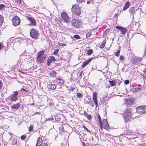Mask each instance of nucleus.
I'll return each instance as SVG.
<instances>
[{
  "mask_svg": "<svg viewBox=\"0 0 146 146\" xmlns=\"http://www.w3.org/2000/svg\"><path fill=\"white\" fill-rule=\"evenodd\" d=\"M61 17L65 22L68 23L70 20L68 15L64 12H62L61 13Z\"/></svg>",
  "mask_w": 146,
  "mask_h": 146,
  "instance_id": "obj_8",
  "label": "nucleus"
},
{
  "mask_svg": "<svg viewBox=\"0 0 146 146\" xmlns=\"http://www.w3.org/2000/svg\"><path fill=\"white\" fill-rule=\"evenodd\" d=\"M131 110L130 108H127L124 111L123 116L124 118V121L127 122L131 117Z\"/></svg>",
  "mask_w": 146,
  "mask_h": 146,
  "instance_id": "obj_1",
  "label": "nucleus"
},
{
  "mask_svg": "<svg viewBox=\"0 0 146 146\" xmlns=\"http://www.w3.org/2000/svg\"><path fill=\"white\" fill-rule=\"evenodd\" d=\"M58 44L59 45L62 46H66V44L65 43L62 44L61 43H59Z\"/></svg>",
  "mask_w": 146,
  "mask_h": 146,
  "instance_id": "obj_45",
  "label": "nucleus"
},
{
  "mask_svg": "<svg viewBox=\"0 0 146 146\" xmlns=\"http://www.w3.org/2000/svg\"><path fill=\"white\" fill-rule=\"evenodd\" d=\"M89 101L86 100V102L88 104H90V100L89 99Z\"/></svg>",
  "mask_w": 146,
  "mask_h": 146,
  "instance_id": "obj_54",
  "label": "nucleus"
},
{
  "mask_svg": "<svg viewBox=\"0 0 146 146\" xmlns=\"http://www.w3.org/2000/svg\"><path fill=\"white\" fill-rule=\"evenodd\" d=\"M93 50L91 49L88 50L87 52V54L88 55H90L92 54L93 52Z\"/></svg>",
  "mask_w": 146,
  "mask_h": 146,
  "instance_id": "obj_25",
  "label": "nucleus"
},
{
  "mask_svg": "<svg viewBox=\"0 0 146 146\" xmlns=\"http://www.w3.org/2000/svg\"><path fill=\"white\" fill-rule=\"evenodd\" d=\"M19 103H17V104L13 105L12 107V108L13 109H18L20 106V104Z\"/></svg>",
  "mask_w": 146,
  "mask_h": 146,
  "instance_id": "obj_21",
  "label": "nucleus"
},
{
  "mask_svg": "<svg viewBox=\"0 0 146 146\" xmlns=\"http://www.w3.org/2000/svg\"><path fill=\"white\" fill-rule=\"evenodd\" d=\"M53 103H52V102H50L49 103V105L50 106H52L53 105Z\"/></svg>",
  "mask_w": 146,
  "mask_h": 146,
  "instance_id": "obj_53",
  "label": "nucleus"
},
{
  "mask_svg": "<svg viewBox=\"0 0 146 146\" xmlns=\"http://www.w3.org/2000/svg\"><path fill=\"white\" fill-rule=\"evenodd\" d=\"M42 146H48L47 145L46 143H43Z\"/></svg>",
  "mask_w": 146,
  "mask_h": 146,
  "instance_id": "obj_56",
  "label": "nucleus"
},
{
  "mask_svg": "<svg viewBox=\"0 0 146 146\" xmlns=\"http://www.w3.org/2000/svg\"><path fill=\"white\" fill-rule=\"evenodd\" d=\"M39 35V32L37 30L34 28L31 29L30 36L32 38L37 39L38 38Z\"/></svg>",
  "mask_w": 146,
  "mask_h": 146,
  "instance_id": "obj_4",
  "label": "nucleus"
},
{
  "mask_svg": "<svg viewBox=\"0 0 146 146\" xmlns=\"http://www.w3.org/2000/svg\"><path fill=\"white\" fill-rule=\"evenodd\" d=\"M129 83V81L128 80H126L124 81V83L125 84H127Z\"/></svg>",
  "mask_w": 146,
  "mask_h": 146,
  "instance_id": "obj_46",
  "label": "nucleus"
},
{
  "mask_svg": "<svg viewBox=\"0 0 146 146\" xmlns=\"http://www.w3.org/2000/svg\"><path fill=\"white\" fill-rule=\"evenodd\" d=\"M143 72H144V73L146 74V68H145V70H143Z\"/></svg>",
  "mask_w": 146,
  "mask_h": 146,
  "instance_id": "obj_58",
  "label": "nucleus"
},
{
  "mask_svg": "<svg viewBox=\"0 0 146 146\" xmlns=\"http://www.w3.org/2000/svg\"><path fill=\"white\" fill-rule=\"evenodd\" d=\"M18 92L17 91H13L12 92V94L10 95L9 97V100L12 102L16 101L18 98Z\"/></svg>",
  "mask_w": 146,
  "mask_h": 146,
  "instance_id": "obj_5",
  "label": "nucleus"
},
{
  "mask_svg": "<svg viewBox=\"0 0 146 146\" xmlns=\"http://www.w3.org/2000/svg\"><path fill=\"white\" fill-rule=\"evenodd\" d=\"M130 5V3L129 2H127L125 5V6L124 7L123 10L125 11L129 7Z\"/></svg>",
  "mask_w": 146,
  "mask_h": 146,
  "instance_id": "obj_19",
  "label": "nucleus"
},
{
  "mask_svg": "<svg viewBox=\"0 0 146 146\" xmlns=\"http://www.w3.org/2000/svg\"><path fill=\"white\" fill-rule=\"evenodd\" d=\"M49 74L50 77H55L56 75V73L54 71H52L49 73Z\"/></svg>",
  "mask_w": 146,
  "mask_h": 146,
  "instance_id": "obj_20",
  "label": "nucleus"
},
{
  "mask_svg": "<svg viewBox=\"0 0 146 146\" xmlns=\"http://www.w3.org/2000/svg\"><path fill=\"white\" fill-rule=\"evenodd\" d=\"M71 23L72 25L76 28H79L81 24V22L80 20L75 19H73Z\"/></svg>",
  "mask_w": 146,
  "mask_h": 146,
  "instance_id": "obj_7",
  "label": "nucleus"
},
{
  "mask_svg": "<svg viewBox=\"0 0 146 146\" xmlns=\"http://www.w3.org/2000/svg\"><path fill=\"white\" fill-rule=\"evenodd\" d=\"M120 52V50H118L115 54V55L116 56H118L119 55V53Z\"/></svg>",
  "mask_w": 146,
  "mask_h": 146,
  "instance_id": "obj_36",
  "label": "nucleus"
},
{
  "mask_svg": "<svg viewBox=\"0 0 146 146\" xmlns=\"http://www.w3.org/2000/svg\"><path fill=\"white\" fill-rule=\"evenodd\" d=\"M135 9L134 7H131L129 10V12L131 14V15L134 14L135 12Z\"/></svg>",
  "mask_w": 146,
  "mask_h": 146,
  "instance_id": "obj_17",
  "label": "nucleus"
},
{
  "mask_svg": "<svg viewBox=\"0 0 146 146\" xmlns=\"http://www.w3.org/2000/svg\"><path fill=\"white\" fill-rule=\"evenodd\" d=\"M21 91L22 92H23L24 91H26L25 90V89H24V88H22L21 90Z\"/></svg>",
  "mask_w": 146,
  "mask_h": 146,
  "instance_id": "obj_52",
  "label": "nucleus"
},
{
  "mask_svg": "<svg viewBox=\"0 0 146 146\" xmlns=\"http://www.w3.org/2000/svg\"><path fill=\"white\" fill-rule=\"evenodd\" d=\"M50 119L53 120V119H54V118H53V117H52V118H49L48 119V120H50Z\"/></svg>",
  "mask_w": 146,
  "mask_h": 146,
  "instance_id": "obj_60",
  "label": "nucleus"
},
{
  "mask_svg": "<svg viewBox=\"0 0 146 146\" xmlns=\"http://www.w3.org/2000/svg\"><path fill=\"white\" fill-rule=\"evenodd\" d=\"M115 28L116 29L120 30L121 31L122 34L123 35L125 34L127 30V29L120 26H115Z\"/></svg>",
  "mask_w": 146,
  "mask_h": 146,
  "instance_id": "obj_13",
  "label": "nucleus"
},
{
  "mask_svg": "<svg viewBox=\"0 0 146 146\" xmlns=\"http://www.w3.org/2000/svg\"><path fill=\"white\" fill-rule=\"evenodd\" d=\"M76 96L77 98H80L82 97L83 95L81 93H78L77 94Z\"/></svg>",
  "mask_w": 146,
  "mask_h": 146,
  "instance_id": "obj_28",
  "label": "nucleus"
},
{
  "mask_svg": "<svg viewBox=\"0 0 146 146\" xmlns=\"http://www.w3.org/2000/svg\"><path fill=\"white\" fill-rule=\"evenodd\" d=\"M5 7V5L4 4L0 5V9H3Z\"/></svg>",
  "mask_w": 146,
  "mask_h": 146,
  "instance_id": "obj_43",
  "label": "nucleus"
},
{
  "mask_svg": "<svg viewBox=\"0 0 146 146\" xmlns=\"http://www.w3.org/2000/svg\"><path fill=\"white\" fill-rule=\"evenodd\" d=\"M33 128V125H31L29 129V130L30 131H32Z\"/></svg>",
  "mask_w": 146,
  "mask_h": 146,
  "instance_id": "obj_32",
  "label": "nucleus"
},
{
  "mask_svg": "<svg viewBox=\"0 0 146 146\" xmlns=\"http://www.w3.org/2000/svg\"><path fill=\"white\" fill-rule=\"evenodd\" d=\"M44 53V50H42L39 52L38 53V55L37 58L38 60L40 62L42 60L41 56L43 55Z\"/></svg>",
  "mask_w": 146,
  "mask_h": 146,
  "instance_id": "obj_15",
  "label": "nucleus"
},
{
  "mask_svg": "<svg viewBox=\"0 0 146 146\" xmlns=\"http://www.w3.org/2000/svg\"><path fill=\"white\" fill-rule=\"evenodd\" d=\"M42 138L39 137L38 138L36 146H41L42 144Z\"/></svg>",
  "mask_w": 146,
  "mask_h": 146,
  "instance_id": "obj_16",
  "label": "nucleus"
},
{
  "mask_svg": "<svg viewBox=\"0 0 146 146\" xmlns=\"http://www.w3.org/2000/svg\"><path fill=\"white\" fill-rule=\"evenodd\" d=\"M141 90V88H133L131 90L133 92L134 91H135V92H137L139 90Z\"/></svg>",
  "mask_w": 146,
  "mask_h": 146,
  "instance_id": "obj_23",
  "label": "nucleus"
},
{
  "mask_svg": "<svg viewBox=\"0 0 146 146\" xmlns=\"http://www.w3.org/2000/svg\"><path fill=\"white\" fill-rule=\"evenodd\" d=\"M15 1L16 2L19 3H20L21 2V0H15Z\"/></svg>",
  "mask_w": 146,
  "mask_h": 146,
  "instance_id": "obj_51",
  "label": "nucleus"
},
{
  "mask_svg": "<svg viewBox=\"0 0 146 146\" xmlns=\"http://www.w3.org/2000/svg\"><path fill=\"white\" fill-rule=\"evenodd\" d=\"M32 104V105H34V103H33V104Z\"/></svg>",
  "mask_w": 146,
  "mask_h": 146,
  "instance_id": "obj_62",
  "label": "nucleus"
},
{
  "mask_svg": "<svg viewBox=\"0 0 146 146\" xmlns=\"http://www.w3.org/2000/svg\"><path fill=\"white\" fill-rule=\"evenodd\" d=\"M11 145H17V141L15 139H13V141L11 143Z\"/></svg>",
  "mask_w": 146,
  "mask_h": 146,
  "instance_id": "obj_27",
  "label": "nucleus"
},
{
  "mask_svg": "<svg viewBox=\"0 0 146 146\" xmlns=\"http://www.w3.org/2000/svg\"><path fill=\"white\" fill-rule=\"evenodd\" d=\"M74 38L77 39H79L80 38V36L78 35H76L74 36Z\"/></svg>",
  "mask_w": 146,
  "mask_h": 146,
  "instance_id": "obj_37",
  "label": "nucleus"
},
{
  "mask_svg": "<svg viewBox=\"0 0 146 146\" xmlns=\"http://www.w3.org/2000/svg\"><path fill=\"white\" fill-rule=\"evenodd\" d=\"M102 124L103 125L104 128L108 130L109 129V126L108 121L106 119H103L102 121Z\"/></svg>",
  "mask_w": 146,
  "mask_h": 146,
  "instance_id": "obj_11",
  "label": "nucleus"
},
{
  "mask_svg": "<svg viewBox=\"0 0 146 146\" xmlns=\"http://www.w3.org/2000/svg\"><path fill=\"white\" fill-rule=\"evenodd\" d=\"M26 136L25 135H22L21 137V138L22 140H24L26 139Z\"/></svg>",
  "mask_w": 146,
  "mask_h": 146,
  "instance_id": "obj_39",
  "label": "nucleus"
},
{
  "mask_svg": "<svg viewBox=\"0 0 146 146\" xmlns=\"http://www.w3.org/2000/svg\"><path fill=\"white\" fill-rule=\"evenodd\" d=\"M12 22L13 25L15 26H16L20 24V20L18 17L15 16L13 18Z\"/></svg>",
  "mask_w": 146,
  "mask_h": 146,
  "instance_id": "obj_9",
  "label": "nucleus"
},
{
  "mask_svg": "<svg viewBox=\"0 0 146 146\" xmlns=\"http://www.w3.org/2000/svg\"><path fill=\"white\" fill-rule=\"evenodd\" d=\"M84 115L86 116L87 115H88V114L86 113V111L84 112Z\"/></svg>",
  "mask_w": 146,
  "mask_h": 146,
  "instance_id": "obj_55",
  "label": "nucleus"
},
{
  "mask_svg": "<svg viewBox=\"0 0 146 146\" xmlns=\"http://www.w3.org/2000/svg\"><path fill=\"white\" fill-rule=\"evenodd\" d=\"M89 63L88 62H87L86 60L85 62H83L82 63V67L83 68H84L85 66L88 64Z\"/></svg>",
  "mask_w": 146,
  "mask_h": 146,
  "instance_id": "obj_24",
  "label": "nucleus"
},
{
  "mask_svg": "<svg viewBox=\"0 0 146 146\" xmlns=\"http://www.w3.org/2000/svg\"><path fill=\"white\" fill-rule=\"evenodd\" d=\"M49 58L52 62H54L56 60L55 57L53 56H50V57Z\"/></svg>",
  "mask_w": 146,
  "mask_h": 146,
  "instance_id": "obj_29",
  "label": "nucleus"
},
{
  "mask_svg": "<svg viewBox=\"0 0 146 146\" xmlns=\"http://www.w3.org/2000/svg\"><path fill=\"white\" fill-rule=\"evenodd\" d=\"M142 60V58H134L132 61V63L136 65L141 64V62Z\"/></svg>",
  "mask_w": 146,
  "mask_h": 146,
  "instance_id": "obj_10",
  "label": "nucleus"
},
{
  "mask_svg": "<svg viewBox=\"0 0 146 146\" xmlns=\"http://www.w3.org/2000/svg\"><path fill=\"white\" fill-rule=\"evenodd\" d=\"M77 2L78 3H81L83 2L84 0H76Z\"/></svg>",
  "mask_w": 146,
  "mask_h": 146,
  "instance_id": "obj_50",
  "label": "nucleus"
},
{
  "mask_svg": "<svg viewBox=\"0 0 146 146\" xmlns=\"http://www.w3.org/2000/svg\"><path fill=\"white\" fill-rule=\"evenodd\" d=\"M4 47L3 43L0 42V50H1Z\"/></svg>",
  "mask_w": 146,
  "mask_h": 146,
  "instance_id": "obj_41",
  "label": "nucleus"
},
{
  "mask_svg": "<svg viewBox=\"0 0 146 146\" xmlns=\"http://www.w3.org/2000/svg\"><path fill=\"white\" fill-rule=\"evenodd\" d=\"M27 19L29 20L31 23V25L33 26H35L36 25V22L35 20L31 16H27L26 17Z\"/></svg>",
  "mask_w": 146,
  "mask_h": 146,
  "instance_id": "obj_12",
  "label": "nucleus"
},
{
  "mask_svg": "<svg viewBox=\"0 0 146 146\" xmlns=\"http://www.w3.org/2000/svg\"><path fill=\"white\" fill-rule=\"evenodd\" d=\"M100 128L102 130H103V125L102 124V122H101L100 124Z\"/></svg>",
  "mask_w": 146,
  "mask_h": 146,
  "instance_id": "obj_48",
  "label": "nucleus"
},
{
  "mask_svg": "<svg viewBox=\"0 0 146 146\" xmlns=\"http://www.w3.org/2000/svg\"><path fill=\"white\" fill-rule=\"evenodd\" d=\"M40 113L39 112H36L35 113H34V114H33V115H34L35 114H39Z\"/></svg>",
  "mask_w": 146,
  "mask_h": 146,
  "instance_id": "obj_57",
  "label": "nucleus"
},
{
  "mask_svg": "<svg viewBox=\"0 0 146 146\" xmlns=\"http://www.w3.org/2000/svg\"><path fill=\"white\" fill-rule=\"evenodd\" d=\"M92 59H93L91 57V58H90L88 60H86V61L87 62H88L89 63L92 60Z\"/></svg>",
  "mask_w": 146,
  "mask_h": 146,
  "instance_id": "obj_49",
  "label": "nucleus"
},
{
  "mask_svg": "<svg viewBox=\"0 0 146 146\" xmlns=\"http://www.w3.org/2000/svg\"><path fill=\"white\" fill-rule=\"evenodd\" d=\"M103 43L101 44L100 45V47L102 48H104L105 46L106 41H103L102 42Z\"/></svg>",
  "mask_w": 146,
  "mask_h": 146,
  "instance_id": "obj_26",
  "label": "nucleus"
},
{
  "mask_svg": "<svg viewBox=\"0 0 146 146\" xmlns=\"http://www.w3.org/2000/svg\"><path fill=\"white\" fill-rule=\"evenodd\" d=\"M3 86V84L1 81L0 80V89H2Z\"/></svg>",
  "mask_w": 146,
  "mask_h": 146,
  "instance_id": "obj_44",
  "label": "nucleus"
},
{
  "mask_svg": "<svg viewBox=\"0 0 146 146\" xmlns=\"http://www.w3.org/2000/svg\"><path fill=\"white\" fill-rule=\"evenodd\" d=\"M125 101L127 106H128L130 105H133V98L125 99Z\"/></svg>",
  "mask_w": 146,
  "mask_h": 146,
  "instance_id": "obj_14",
  "label": "nucleus"
},
{
  "mask_svg": "<svg viewBox=\"0 0 146 146\" xmlns=\"http://www.w3.org/2000/svg\"><path fill=\"white\" fill-rule=\"evenodd\" d=\"M82 143L83 146H86V144L84 142H82Z\"/></svg>",
  "mask_w": 146,
  "mask_h": 146,
  "instance_id": "obj_59",
  "label": "nucleus"
},
{
  "mask_svg": "<svg viewBox=\"0 0 146 146\" xmlns=\"http://www.w3.org/2000/svg\"><path fill=\"white\" fill-rule=\"evenodd\" d=\"M86 117H87L88 119L89 120H90L92 119V116L88 114Z\"/></svg>",
  "mask_w": 146,
  "mask_h": 146,
  "instance_id": "obj_38",
  "label": "nucleus"
},
{
  "mask_svg": "<svg viewBox=\"0 0 146 146\" xmlns=\"http://www.w3.org/2000/svg\"><path fill=\"white\" fill-rule=\"evenodd\" d=\"M58 80L59 81V83L62 84H63L64 81L62 79L58 78Z\"/></svg>",
  "mask_w": 146,
  "mask_h": 146,
  "instance_id": "obj_34",
  "label": "nucleus"
},
{
  "mask_svg": "<svg viewBox=\"0 0 146 146\" xmlns=\"http://www.w3.org/2000/svg\"><path fill=\"white\" fill-rule=\"evenodd\" d=\"M137 112L140 114H142L146 113V106H140L136 109Z\"/></svg>",
  "mask_w": 146,
  "mask_h": 146,
  "instance_id": "obj_6",
  "label": "nucleus"
},
{
  "mask_svg": "<svg viewBox=\"0 0 146 146\" xmlns=\"http://www.w3.org/2000/svg\"><path fill=\"white\" fill-rule=\"evenodd\" d=\"M91 35V33L90 32H88L86 34V37H89Z\"/></svg>",
  "mask_w": 146,
  "mask_h": 146,
  "instance_id": "obj_42",
  "label": "nucleus"
},
{
  "mask_svg": "<svg viewBox=\"0 0 146 146\" xmlns=\"http://www.w3.org/2000/svg\"><path fill=\"white\" fill-rule=\"evenodd\" d=\"M83 127L84 129L85 130H86L88 132L90 131L85 126L83 125Z\"/></svg>",
  "mask_w": 146,
  "mask_h": 146,
  "instance_id": "obj_47",
  "label": "nucleus"
},
{
  "mask_svg": "<svg viewBox=\"0 0 146 146\" xmlns=\"http://www.w3.org/2000/svg\"><path fill=\"white\" fill-rule=\"evenodd\" d=\"M56 85L53 84H51L48 85V88L52 90H54L56 88Z\"/></svg>",
  "mask_w": 146,
  "mask_h": 146,
  "instance_id": "obj_18",
  "label": "nucleus"
},
{
  "mask_svg": "<svg viewBox=\"0 0 146 146\" xmlns=\"http://www.w3.org/2000/svg\"><path fill=\"white\" fill-rule=\"evenodd\" d=\"M109 82L111 86H115L116 85V84L115 83V81L114 80L109 81Z\"/></svg>",
  "mask_w": 146,
  "mask_h": 146,
  "instance_id": "obj_22",
  "label": "nucleus"
},
{
  "mask_svg": "<svg viewBox=\"0 0 146 146\" xmlns=\"http://www.w3.org/2000/svg\"><path fill=\"white\" fill-rule=\"evenodd\" d=\"M143 76L145 79H146V75H143Z\"/></svg>",
  "mask_w": 146,
  "mask_h": 146,
  "instance_id": "obj_61",
  "label": "nucleus"
},
{
  "mask_svg": "<svg viewBox=\"0 0 146 146\" xmlns=\"http://www.w3.org/2000/svg\"><path fill=\"white\" fill-rule=\"evenodd\" d=\"M119 59L120 60L122 61L124 59L125 57L123 55H121L119 57Z\"/></svg>",
  "mask_w": 146,
  "mask_h": 146,
  "instance_id": "obj_35",
  "label": "nucleus"
},
{
  "mask_svg": "<svg viewBox=\"0 0 146 146\" xmlns=\"http://www.w3.org/2000/svg\"><path fill=\"white\" fill-rule=\"evenodd\" d=\"M98 119L99 124H100L101 122H102L101 120V119L100 116L99 114H98Z\"/></svg>",
  "mask_w": 146,
  "mask_h": 146,
  "instance_id": "obj_33",
  "label": "nucleus"
},
{
  "mask_svg": "<svg viewBox=\"0 0 146 146\" xmlns=\"http://www.w3.org/2000/svg\"><path fill=\"white\" fill-rule=\"evenodd\" d=\"M52 62L51 60H50V59L49 58H48L47 60V65L48 66H50Z\"/></svg>",
  "mask_w": 146,
  "mask_h": 146,
  "instance_id": "obj_31",
  "label": "nucleus"
},
{
  "mask_svg": "<svg viewBox=\"0 0 146 146\" xmlns=\"http://www.w3.org/2000/svg\"><path fill=\"white\" fill-rule=\"evenodd\" d=\"M72 11L77 16L80 15L81 13V10L78 5L76 4L74 5L72 8Z\"/></svg>",
  "mask_w": 146,
  "mask_h": 146,
  "instance_id": "obj_3",
  "label": "nucleus"
},
{
  "mask_svg": "<svg viewBox=\"0 0 146 146\" xmlns=\"http://www.w3.org/2000/svg\"><path fill=\"white\" fill-rule=\"evenodd\" d=\"M145 14H146V12Z\"/></svg>",
  "mask_w": 146,
  "mask_h": 146,
  "instance_id": "obj_63",
  "label": "nucleus"
},
{
  "mask_svg": "<svg viewBox=\"0 0 146 146\" xmlns=\"http://www.w3.org/2000/svg\"><path fill=\"white\" fill-rule=\"evenodd\" d=\"M59 49H56L54 52L53 54L55 55H57V53L59 51Z\"/></svg>",
  "mask_w": 146,
  "mask_h": 146,
  "instance_id": "obj_30",
  "label": "nucleus"
},
{
  "mask_svg": "<svg viewBox=\"0 0 146 146\" xmlns=\"http://www.w3.org/2000/svg\"><path fill=\"white\" fill-rule=\"evenodd\" d=\"M3 19L2 16L0 15V25L2 23Z\"/></svg>",
  "mask_w": 146,
  "mask_h": 146,
  "instance_id": "obj_40",
  "label": "nucleus"
},
{
  "mask_svg": "<svg viewBox=\"0 0 146 146\" xmlns=\"http://www.w3.org/2000/svg\"><path fill=\"white\" fill-rule=\"evenodd\" d=\"M92 98L93 101L90 100V104L92 107L94 106V102L96 108H97L98 106V101L97 100V94L96 92L93 93Z\"/></svg>",
  "mask_w": 146,
  "mask_h": 146,
  "instance_id": "obj_2",
  "label": "nucleus"
}]
</instances>
